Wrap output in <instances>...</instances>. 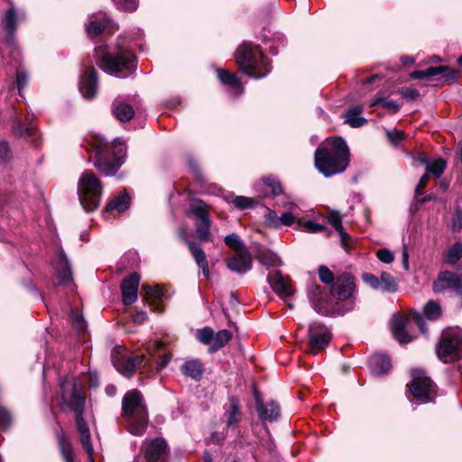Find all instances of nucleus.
Masks as SVG:
<instances>
[{"label": "nucleus", "mask_w": 462, "mask_h": 462, "mask_svg": "<svg viewBox=\"0 0 462 462\" xmlns=\"http://www.w3.org/2000/svg\"><path fill=\"white\" fill-rule=\"evenodd\" d=\"M349 149L341 137L327 141L317 148L314 155L315 166L325 177L345 171L349 164Z\"/></svg>", "instance_id": "1"}, {"label": "nucleus", "mask_w": 462, "mask_h": 462, "mask_svg": "<svg viewBox=\"0 0 462 462\" xmlns=\"http://www.w3.org/2000/svg\"><path fill=\"white\" fill-rule=\"evenodd\" d=\"M122 409L128 431L133 435H143L147 428L148 414L140 392H128L123 399Z\"/></svg>", "instance_id": "2"}, {"label": "nucleus", "mask_w": 462, "mask_h": 462, "mask_svg": "<svg viewBox=\"0 0 462 462\" xmlns=\"http://www.w3.org/2000/svg\"><path fill=\"white\" fill-rule=\"evenodd\" d=\"M65 382L61 383V398L63 402H66L67 405L76 413V423L80 438V442L88 453V456L91 457V455L94 453V448L90 442V432L88 426L83 419V411L85 408V398L82 393L83 384L78 381L73 383V392L69 400H67L65 394Z\"/></svg>", "instance_id": "3"}, {"label": "nucleus", "mask_w": 462, "mask_h": 462, "mask_svg": "<svg viewBox=\"0 0 462 462\" xmlns=\"http://www.w3.org/2000/svg\"><path fill=\"white\" fill-rule=\"evenodd\" d=\"M235 60L243 72L254 79L263 78L271 70L269 62L260 49L246 42L237 48Z\"/></svg>", "instance_id": "4"}, {"label": "nucleus", "mask_w": 462, "mask_h": 462, "mask_svg": "<svg viewBox=\"0 0 462 462\" xmlns=\"http://www.w3.org/2000/svg\"><path fill=\"white\" fill-rule=\"evenodd\" d=\"M95 59L97 65L106 73L119 78H125L132 74L134 67V58L131 53L112 56L107 52L106 46L95 49Z\"/></svg>", "instance_id": "5"}, {"label": "nucleus", "mask_w": 462, "mask_h": 462, "mask_svg": "<svg viewBox=\"0 0 462 462\" xmlns=\"http://www.w3.org/2000/svg\"><path fill=\"white\" fill-rule=\"evenodd\" d=\"M79 200L87 211L95 210L100 202L102 186L97 177L90 171H85L79 180Z\"/></svg>", "instance_id": "6"}, {"label": "nucleus", "mask_w": 462, "mask_h": 462, "mask_svg": "<svg viewBox=\"0 0 462 462\" xmlns=\"http://www.w3.org/2000/svg\"><path fill=\"white\" fill-rule=\"evenodd\" d=\"M436 352L445 363L459 359L462 356V329L452 328L444 330Z\"/></svg>", "instance_id": "7"}, {"label": "nucleus", "mask_w": 462, "mask_h": 462, "mask_svg": "<svg viewBox=\"0 0 462 462\" xmlns=\"http://www.w3.org/2000/svg\"><path fill=\"white\" fill-rule=\"evenodd\" d=\"M90 144L97 156L94 166L106 176L114 175L121 165L119 158H116L113 162L109 161L107 158L110 152H115L112 151L114 145L97 136L93 137L90 141Z\"/></svg>", "instance_id": "8"}, {"label": "nucleus", "mask_w": 462, "mask_h": 462, "mask_svg": "<svg viewBox=\"0 0 462 462\" xmlns=\"http://www.w3.org/2000/svg\"><path fill=\"white\" fill-rule=\"evenodd\" d=\"M412 380L409 390L412 396L421 403L433 401L435 397V385L431 379L420 369L411 371Z\"/></svg>", "instance_id": "9"}, {"label": "nucleus", "mask_w": 462, "mask_h": 462, "mask_svg": "<svg viewBox=\"0 0 462 462\" xmlns=\"http://www.w3.org/2000/svg\"><path fill=\"white\" fill-rule=\"evenodd\" d=\"M189 212L196 217V232L201 241L210 240L211 222L207 204L202 200H193Z\"/></svg>", "instance_id": "10"}, {"label": "nucleus", "mask_w": 462, "mask_h": 462, "mask_svg": "<svg viewBox=\"0 0 462 462\" xmlns=\"http://www.w3.org/2000/svg\"><path fill=\"white\" fill-rule=\"evenodd\" d=\"M356 289L354 277L349 273L338 276L331 286V294L338 300H348L347 310L354 308L353 294Z\"/></svg>", "instance_id": "11"}, {"label": "nucleus", "mask_w": 462, "mask_h": 462, "mask_svg": "<svg viewBox=\"0 0 462 462\" xmlns=\"http://www.w3.org/2000/svg\"><path fill=\"white\" fill-rule=\"evenodd\" d=\"M331 339L330 330L321 323L314 322L309 328V353L316 355L325 349Z\"/></svg>", "instance_id": "12"}, {"label": "nucleus", "mask_w": 462, "mask_h": 462, "mask_svg": "<svg viewBox=\"0 0 462 462\" xmlns=\"http://www.w3.org/2000/svg\"><path fill=\"white\" fill-rule=\"evenodd\" d=\"M444 290H451L462 296V274L452 272H442L433 282V291L440 292Z\"/></svg>", "instance_id": "13"}, {"label": "nucleus", "mask_w": 462, "mask_h": 462, "mask_svg": "<svg viewBox=\"0 0 462 462\" xmlns=\"http://www.w3.org/2000/svg\"><path fill=\"white\" fill-rule=\"evenodd\" d=\"M267 282L273 291L281 299H287L295 293V288L289 276L283 275L282 272H275L273 276H268Z\"/></svg>", "instance_id": "14"}, {"label": "nucleus", "mask_w": 462, "mask_h": 462, "mask_svg": "<svg viewBox=\"0 0 462 462\" xmlns=\"http://www.w3.org/2000/svg\"><path fill=\"white\" fill-rule=\"evenodd\" d=\"M97 88V71L92 66L85 65L79 83V89L82 96L87 99L94 98Z\"/></svg>", "instance_id": "15"}, {"label": "nucleus", "mask_w": 462, "mask_h": 462, "mask_svg": "<svg viewBox=\"0 0 462 462\" xmlns=\"http://www.w3.org/2000/svg\"><path fill=\"white\" fill-rule=\"evenodd\" d=\"M140 275L133 273L121 283L122 300L125 305H131L137 300Z\"/></svg>", "instance_id": "16"}, {"label": "nucleus", "mask_w": 462, "mask_h": 462, "mask_svg": "<svg viewBox=\"0 0 462 462\" xmlns=\"http://www.w3.org/2000/svg\"><path fill=\"white\" fill-rule=\"evenodd\" d=\"M255 405L260 420L273 421L280 416V406L275 402L263 403L259 392H254Z\"/></svg>", "instance_id": "17"}, {"label": "nucleus", "mask_w": 462, "mask_h": 462, "mask_svg": "<svg viewBox=\"0 0 462 462\" xmlns=\"http://www.w3.org/2000/svg\"><path fill=\"white\" fill-rule=\"evenodd\" d=\"M106 30L109 32H114L117 30V26L103 14L93 16L86 29L88 35L90 37L97 36Z\"/></svg>", "instance_id": "18"}, {"label": "nucleus", "mask_w": 462, "mask_h": 462, "mask_svg": "<svg viewBox=\"0 0 462 462\" xmlns=\"http://www.w3.org/2000/svg\"><path fill=\"white\" fill-rule=\"evenodd\" d=\"M226 262L228 269L239 273H246L252 268V256L247 250L238 252L236 255L226 259Z\"/></svg>", "instance_id": "19"}, {"label": "nucleus", "mask_w": 462, "mask_h": 462, "mask_svg": "<svg viewBox=\"0 0 462 462\" xmlns=\"http://www.w3.org/2000/svg\"><path fill=\"white\" fill-rule=\"evenodd\" d=\"M407 322V319L400 314L393 315L392 319V332L395 339L401 344L409 343L412 340V337L406 331Z\"/></svg>", "instance_id": "20"}, {"label": "nucleus", "mask_w": 462, "mask_h": 462, "mask_svg": "<svg viewBox=\"0 0 462 462\" xmlns=\"http://www.w3.org/2000/svg\"><path fill=\"white\" fill-rule=\"evenodd\" d=\"M144 356H130L125 359H113L116 370L125 376H131L138 365L141 364Z\"/></svg>", "instance_id": "21"}, {"label": "nucleus", "mask_w": 462, "mask_h": 462, "mask_svg": "<svg viewBox=\"0 0 462 462\" xmlns=\"http://www.w3.org/2000/svg\"><path fill=\"white\" fill-rule=\"evenodd\" d=\"M112 113L120 122H127L134 116V110L132 106L119 98L114 100Z\"/></svg>", "instance_id": "22"}, {"label": "nucleus", "mask_w": 462, "mask_h": 462, "mask_svg": "<svg viewBox=\"0 0 462 462\" xmlns=\"http://www.w3.org/2000/svg\"><path fill=\"white\" fill-rule=\"evenodd\" d=\"M442 73H447L446 76L448 78H454L457 74V71L449 69V68L447 66L430 67L425 70L413 71L411 74V78L414 79H424Z\"/></svg>", "instance_id": "23"}, {"label": "nucleus", "mask_w": 462, "mask_h": 462, "mask_svg": "<svg viewBox=\"0 0 462 462\" xmlns=\"http://www.w3.org/2000/svg\"><path fill=\"white\" fill-rule=\"evenodd\" d=\"M143 291L145 295V299L150 301V305L155 310H162L160 304L157 302L160 299H162L165 294V290L162 286L156 285H143Z\"/></svg>", "instance_id": "24"}, {"label": "nucleus", "mask_w": 462, "mask_h": 462, "mask_svg": "<svg viewBox=\"0 0 462 462\" xmlns=\"http://www.w3.org/2000/svg\"><path fill=\"white\" fill-rule=\"evenodd\" d=\"M369 365L374 374H386L392 367L391 360L383 355H374L370 358Z\"/></svg>", "instance_id": "25"}, {"label": "nucleus", "mask_w": 462, "mask_h": 462, "mask_svg": "<svg viewBox=\"0 0 462 462\" xmlns=\"http://www.w3.org/2000/svg\"><path fill=\"white\" fill-rule=\"evenodd\" d=\"M181 372L187 377H190L193 380H199L204 372V366L201 362L198 359H191L186 361L181 365Z\"/></svg>", "instance_id": "26"}, {"label": "nucleus", "mask_w": 462, "mask_h": 462, "mask_svg": "<svg viewBox=\"0 0 462 462\" xmlns=\"http://www.w3.org/2000/svg\"><path fill=\"white\" fill-rule=\"evenodd\" d=\"M167 444L163 439L152 440L145 451V457L148 462H155L165 452Z\"/></svg>", "instance_id": "27"}, {"label": "nucleus", "mask_w": 462, "mask_h": 462, "mask_svg": "<svg viewBox=\"0 0 462 462\" xmlns=\"http://www.w3.org/2000/svg\"><path fill=\"white\" fill-rule=\"evenodd\" d=\"M226 423L228 428L236 426L241 420L239 402L235 397L229 398V404L226 411Z\"/></svg>", "instance_id": "28"}, {"label": "nucleus", "mask_w": 462, "mask_h": 462, "mask_svg": "<svg viewBox=\"0 0 462 462\" xmlns=\"http://www.w3.org/2000/svg\"><path fill=\"white\" fill-rule=\"evenodd\" d=\"M217 78L218 79L225 85H228L231 88H234V90L236 92V95L242 94L244 91L243 86L239 82L237 77L228 72L227 70L224 69H218L217 70Z\"/></svg>", "instance_id": "29"}, {"label": "nucleus", "mask_w": 462, "mask_h": 462, "mask_svg": "<svg viewBox=\"0 0 462 462\" xmlns=\"http://www.w3.org/2000/svg\"><path fill=\"white\" fill-rule=\"evenodd\" d=\"M361 113H362L361 106H357L349 108L344 116L345 122L352 127H360V126L364 125L365 124L366 120L364 117L360 116Z\"/></svg>", "instance_id": "30"}, {"label": "nucleus", "mask_w": 462, "mask_h": 462, "mask_svg": "<svg viewBox=\"0 0 462 462\" xmlns=\"http://www.w3.org/2000/svg\"><path fill=\"white\" fill-rule=\"evenodd\" d=\"M60 266L57 273V279L60 284H67L72 280V273L65 254H60Z\"/></svg>", "instance_id": "31"}, {"label": "nucleus", "mask_w": 462, "mask_h": 462, "mask_svg": "<svg viewBox=\"0 0 462 462\" xmlns=\"http://www.w3.org/2000/svg\"><path fill=\"white\" fill-rule=\"evenodd\" d=\"M130 204V198L126 193L120 194L113 199L106 207V211L109 212L116 209L118 212L126 210Z\"/></svg>", "instance_id": "32"}, {"label": "nucleus", "mask_w": 462, "mask_h": 462, "mask_svg": "<svg viewBox=\"0 0 462 462\" xmlns=\"http://www.w3.org/2000/svg\"><path fill=\"white\" fill-rule=\"evenodd\" d=\"M398 289V280L386 272L380 276V289L385 292H394Z\"/></svg>", "instance_id": "33"}, {"label": "nucleus", "mask_w": 462, "mask_h": 462, "mask_svg": "<svg viewBox=\"0 0 462 462\" xmlns=\"http://www.w3.org/2000/svg\"><path fill=\"white\" fill-rule=\"evenodd\" d=\"M231 333L226 329H221L216 334L214 333L213 343L210 346V351L216 352L225 346L231 339Z\"/></svg>", "instance_id": "34"}, {"label": "nucleus", "mask_w": 462, "mask_h": 462, "mask_svg": "<svg viewBox=\"0 0 462 462\" xmlns=\"http://www.w3.org/2000/svg\"><path fill=\"white\" fill-rule=\"evenodd\" d=\"M2 23L8 33L13 34L15 32L17 27L16 14L13 5L5 12Z\"/></svg>", "instance_id": "35"}, {"label": "nucleus", "mask_w": 462, "mask_h": 462, "mask_svg": "<svg viewBox=\"0 0 462 462\" xmlns=\"http://www.w3.org/2000/svg\"><path fill=\"white\" fill-rule=\"evenodd\" d=\"M257 258L260 263L266 267L278 266L281 263V260L277 254L270 251H260Z\"/></svg>", "instance_id": "36"}, {"label": "nucleus", "mask_w": 462, "mask_h": 462, "mask_svg": "<svg viewBox=\"0 0 462 462\" xmlns=\"http://www.w3.org/2000/svg\"><path fill=\"white\" fill-rule=\"evenodd\" d=\"M59 447L65 462H74V455L70 442L63 436L59 438Z\"/></svg>", "instance_id": "37"}, {"label": "nucleus", "mask_w": 462, "mask_h": 462, "mask_svg": "<svg viewBox=\"0 0 462 462\" xmlns=\"http://www.w3.org/2000/svg\"><path fill=\"white\" fill-rule=\"evenodd\" d=\"M424 316L430 320H436L441 315V308L436 301H429L423 309Z\"/></svg>", "instance_id": "38"}, {"label": "nucleus", "mask_w": 462, "mask_h": 462, "mask_svg": "<svg viewBox=\"0 0 462 462\" xmlns=\"http://www.w3.org/2000/svg\"><path fill=\"white\" fill-rule=\"evenodd\" d=\"M297 224H298L299 230L304 231L307 233L315 234V233H319V232H322L325 230V226L323 225L315 223L311 220H307V221L298 220Z\"/></svg>", "instance_id": "39"}, {"label": "nucleus", "mask_w": 462, "mask_h": 462, "mask_svg": "<svg viewBox=\"0 0 462 462\" xmlns=\"http://www.w3.org/2000/svg\"><path fill=\"white\" fill-rule=\"evenodd\" d=\"M462 257V243H455L447 252L446 261L449 264H455Z\"/></svg>", "instance_id": "40"}, {"label": "nucleus", "mask_w": 462, "mask_h": 462, "mask_svg": "<svg viewBox=\"0 0 462 462\" xmlns=\"http://www.w3.org/2000/svg\"><path fill=\"white\" fill-rule=\"evenodd\" d=\"M188 247L198 266L208 263L206 254L199 245L189 243Z\"/></svg>", "instance_id": "41"}, {"label": "nucleus", "mask_w": 462, "mask_h": 462, "mask_svg": "<svg viewBox=\"0 0 462 462\" xmlns=\"http://www.w3.org/2000/svg\"><path fill=\"white\" fill-rule=\"evenodd\" d=\"M313 309L321 315H329L332 313V306L331 303L325 300L323 297L320 299L315 300V301L311 302Z\"/></svg>", "instance_id": "42"}, {"label": "nucleus", "mask_w": 462, "mask_h": 462, "mask_svg": "<svg viewBox=\"0 0 462 462\" xmlns=\"http://www.w3.org/2000/svg\"><path fill=\"white\" fill-rule=\"evenodd\" d=\"M14 134L17 136H31L34 134L32 127H25L22 125L19 119L14 118L12 123Z\"/></svg>", "instance_id": "43"}, {"label": "nucleus", "mask_w": 462, "mask_h": 462, "mask_svg": "<svg viewBox=\"0 0 462 462\" xmlns=\"http://www.w3.org/2000/svg\"><path fill=\"white\" fill-rule=\"evenodd\" d=\"M196 337L199 342L208 345L210 347L213 343L214 330L211 328L206 327L197 330Z\"/></svg>", "instance_id": "44"}, {"label": "nucleus", "mask_w": 462, "mask_h": 462, "mask_svg": "<svg viewBox=\"0 0 462 462\" xmlns=\"http://www.w3.org/2000/svg\"><path fill=\"white\" fill-rule=\"evenodd\" d=\"M446 167V162L443 159H438L431 163H428L427 171L439 178L444 172Z\"/></svg>", "instance_id": "45"}, {"label": "nucleus", "mask_w": 462, "mask_h": 462, "mask_svg": "<svg viewBox=\"0 0 462 462\" xmlns=\"http://www.w3.org/2000/svg\"><path fill=\"white\" fill-rule=\"evenodd\" d=\"M225 243L227 246L234 249L235 251L242 252L246 249L244 247L240 237L236 234H230L225 237Z\"/></svg>", "instance_id": "46"}, {"label": "nucleus", "mask_w": 462, "mask_h": 462, "mask_svg": "<svg viewBox=\"0 0 462 462\" xmlns=\"http://www.w3.org/2000/svg\"><path fill=\"white\" fill-rule=\"evenodd\" d=\"M256 201L254 199L237 196L234 199L233 204L238 209H245L253 208L255 205Z\"/></svg>", "instance_id": "47"}, {"label": "nucleus", "mask_w": 462, "mask_h": 462, "mask_svg": "<svg viewBox=\"0 0 462 462\" xmlns=\"http://www.w3.org/2000/svg\"><path fill=\"white\" fill-rule=\"evenodd\" d=\"M263 181L270 189V190L266 191L264 193V195H269V194L278 195L282 192L281 185L274 178L264 177L263 179Z\"/></svg>", "instance_id": "48"}, {"label": "nucleus", "mask_w": 462, "mask_h": 462, "mask_svg": "<svg viewBox=\"0 0 462 462\" xmlns=\"http://www.w3.org/2000/svg\"><path fill=\"white\" fill-rule=\"evenodd\" d=\"M70 319L73 326L79 331H84L86 329V322L83 319L81 312L79 310H72L70 313Z\"/></svg>", "instance_id": "49"}, {"label": "nucleus", "mask_w": 462, "mask_h": 462, "mask_svg": "<svg viewBox=\"0 0 462 462\" xmlns=\"http://www.w3.org/2000/svg\"><path fill=\"white\" fill-rule=\"evenodd\" d=\"M328 221L335 228L336 231H340L343 227L342 216L337 210H329Z\"/></svg>", "instance_id": "50"}, {"label": "nucleus", "mask_w": 462, "mask_h": 462, "mask_svg": "<svg viewBox=\"0 0 462 462\" xmlns=\"http://www.w3.org/2000/svg\"><path fill=\"white\" fill-rule=\"evenodd\" d=\"M15 82L19 93H21L23 88L27 85L28 82V74L23 68H19L16 69Z\"/></svg>", "instance_id": "51"}, {"label": "nucleus", "mask_w": 462, "mask_h": 462, "mask_svg": "<svg viewBox=\"0 0 462 462\" xmlns=\"http://www.w3.org/2000/svg\"><path fill=\"white\" fill-rule=\"evenodd\" d=\"M377 104H381L383 107L391 111L392 113H396L400 108V106L395 101L390 99L378 98L373 102L372 106Z\"/></svg>", "instance_id": "52"}, {"label": "nucleus", "mask_w": 462, "mask_h": 462, "mask_svg": "<svg viewBox=\"0 0 462 462\" xmlns=\"http://www.w3.org/2000/svg\"><path fill=\"white\" fill-rule=\"evenodd\" d=\"M362 280L365 283L369 285L374 290L380 289V279L374 274L370 273H365L362 274Z\"/></svg>", "instance_id": "53"}, {"label": "nucleus", "mask_w": 462, "mask_h": 462, "mask_svg": "<svg viewBox=\"0 0 462 462\" xmlns=\"http://www.w3.org/2000/svg\"><path fill=\"white\" fill-rule=\"evenodd\" d=\"M319 280L326 284H329L334 281L333 273L326 266H320L319 268Z\"/></svg>", "instance_id": "54"}, {"label": "nucleus", "mask_w": 462, "mask_h": 462, "mask_svg": "<svg viewBox=\"0 0 462 462\" xmlns=\"http://www.w3.org/2000/svg\"><path fill=\"white\" fill-rule=\"evenodd\" d=\"M116 5L122 10L132 12L136 10L138 2L137 0H114Z\"/></svg>", "instance_id": "55"}, {"label": "nucleus", "mask_w": 462, "mask_h": 462, "mask_svg": "<svg viewBox=\"0 0 462 462\" xmlns=\"http://www.w3.org/2000/svg\"><path fill=\"white\" fill-rule=\"evenodd\" d=\"M324 289L318 284H311L309 288V298L311 302L315 301V300L320 299L323 294Z\"/></svg>", "instance_id": "56"}, {"label": "nucleus", "mask_w": 462, "mask_h": 462, "mask_svg": "<svg viewBox=\"0 0 462 462\" xmlns=\"http://www.w3.org/2000/svg\"><path fill=\"white\" fill-rule=\"evenodd\" d=\"M11 152L8 143L0 142V162H7L10 161Z\"/></svg>", "instance_id": "57"}, {"label": "nucleus", "mask_w": 462, "mask_h": 462, "mask_svg": "<svg viewBox=\"0 0 462 462\" xmlns=\"http://www.w3.org/2000/svg\"><path fill=\"white\" fill-rule=\"evenodd\" d=\"M295 222H298L297 218L291 212H285L279 217V227L282 226H289Z\"/></svg>", "instance_id": "58"}, {"label": "nucleus", "mask_w": 462, "mask_h": 462, "mask_svg": "<svg viewBox=\"0 0 462 462\" xmlns=\"http://www.w3.org/2000/svg\"><path fill=\"white\" fill-rule=\"evenodd\" d=\"M376 255H377V258L384 263H390L393 261V254L388 249L378 250L376 253Z\"/></svg>", "instance_id": "59"}, {"label": "nucleus", "mask_w": 462, "mask_h": 462, "mask_svg": "<svg viewBox=\"0 0 462 462\" xmlns=\"http://www.w3.org/2000/svg\"><path fill=\"white\" fill-rule=\"evenodd\" d=\"M265 221L270 226L279 227V217L273 210H268L265 215Z\"/></svg>", "instance_id": "60"}, {"label": "nucleus", "mask_w": 462, "mask_h": 462, "mask_svg": "<svg viewBox=\"0 0 462 462\" xmlns=\"http://www.w3.org/2000/svg\"><path fill=\"white\" fill-rule=\"evenodd\" d=\"M401 95L410 100V101H413V100H416L419 96H420V93L417 89L415 88H403L401 90Z\"/></svg>", "instance_id": "61"}, {"label": "nucleus", "mask_w": 462, "mask_h": 462, "mask_svg": "<svg viewBox=\"0 0 462 462\" xmlns=\"http://www.w3.org/2000/svg\"><path fill=\"white\" fill-rule=\"evenodd\" d=\"M386 134L389 141L394 145H396L403 138V132L402 131H387Z\"/></svg>", "instance_id": "62"}, {"label": "nucleus", "mask_w": 462, "mask_h": 462, "mask_svg": "<svg viewBox=\"0 0 462 462\" xmlns=\"http://www.w3.org/2000/svg\"><path fill=\"white\" fill-rule=\"evenodd\" d=\"M163 346H164V343L162 341H160V340L152 341V342L148 343V345L146 346V350L151 356H154L156 350H159Z\"/></svg>", "instance_id": "63"}, {"label": "nucleus", "mask_w": 462, "mask_h": 462, "mask_svg": "<svg viewBox=\"0 0 462 462\" xmlns=\"http://www.w3.org/2000/svg\"><path fill=\"white\" fill-rule=\"evenodd\" d=\"M11 417L8 411L0 406V426H5L10 422Z\"/></svg>", "instance_id": "64"}]
</instances>
